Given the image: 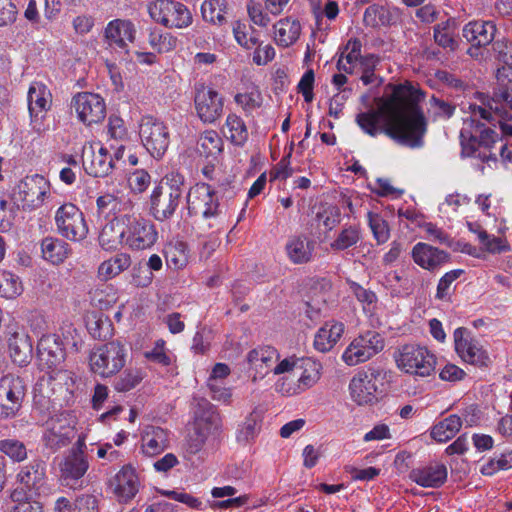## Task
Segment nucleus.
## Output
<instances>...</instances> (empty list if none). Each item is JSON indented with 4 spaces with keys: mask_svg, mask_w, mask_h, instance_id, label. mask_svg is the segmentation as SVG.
<instances>
[{
    "mask_svg": "<svg viewBox=\"0 0 512 512\" xmlns=\"http://www.w3.org/2000/svg\"><path fill=\"white\" fill-rule=\"evenodd\" d=\"M107 136L108 138L104 144L108 145L112 151H114L115 158H123L127 144L129 143V133L123 119L117 116H111L109 118Z\"/></svg>",
    "mask_w": 512,
    "mask_h": 512,
    "instance_id": "7c9ffc66",
    "label": "nucleus"
},
{
    "mask_svg": "<svg viewBox=\"0 0 512 512\" xmlns=\"http://www.w3.org/2000/svg\"><path fill=\"white\" fill-rule=\"evenodd\" d=\"M261 428L260 416L256 412H251L238 425L236 431V440L240 444H248L252 442L258 435Z\"/></svg>",
    "mask_w": 512,
    "mask_h": 512,
    "instance_id": "49530a36",
    "label": "nucleus"
},
{
    "mask_svg": "<svg viewBox=\"0 0 512 512\" xmlns=\"http://www.w3.org/2000/svg\"><path fill=\"white\" fill-rule=\"evenodd\" d=\"M149 43L159 53L172 51L177 46V38L170 33L153 30L149 34Z\"/></svg>",
    "mask_w": 512,
    "mask_h": 512,
    "instance_id": "052dcab7",
    "label": "nucleus"
},
{
    "mask_svg": "<svg viewBox=\"0 0 512 512\" xmlns=\"http://www.w3.org/2000/svg\"><path fill=\"white\" fill-rule=\"evenodd\" d=\"M98 213L104 217L111 215L116 218L125 213H131L134 210V204L129 199H121L113 194H104L96 201Z\"/></svg>",
    "mask_w": 512,
    "mask_h": 512,
    "instance_id": "72a5a7b5",
    "label": "nucleus"
},
{
    "mask_svg": "<svg viewBox=\"0 0 512 512\" xmlns=\"http://www.w3.org/2000/svg\"><path fill=\"white\" fill-rule=\"evenodd\" d=\"M139 485V478L131 466L122 467L110 482L113 493L119 501L123 502L132 499L137 494Z\"/></svg>",
    "mask_w": 512,
    "mask_h": 512,
    "instance_id": "a878e982",
    "label": "nucleus"
},
{
    "mask_svg": "<svg viewBox=\"0 0 512 512\" xmlns=\"http://www.w3.org/2000/svg\"><path fill=\"white\" fill-rule=\"evenodd\" d=\"M105 36L110 44L124 48L135 38V27L129 20L116 19L108 23Z\"/></svg>",
    "mask_w": 512,
    "mask_h": 512,
    "instance_id": "473e14b6",
    "label": "nucleus"
},
{
    "mask_svg": "<svg viewBox=\"0 0 512 512\" xmlns=\"http://www.w3.org/2000/svg\"><path fill=\"white\" fill-rule=\"evenodd\" d=\"M415 264L422 269L435 271L449 261V254L437 247L424 242H418L411 250Z\"/></svg>",
    "mask_w": 512,
    "mask_h": 512,
    "instance_id": "393cba45",
    "label": "nucleus"
},
{
    "mask_svg": "<svg viewBox=\"0 0 512 512\" xmlns=\"http://www.w3.org/2000/svg\"><path fill=\"white\" fill-rule=\"evenodd\" d=\"M222 149L223 142L216 131L209 130L201 134L197 145V151L200 155L206 158H216L220 155Z\"/></svg>",
    "mask_w": 512,
    "mask_h": 512,
    "instance_id": "09e8293b",
    "label": "nucleus"
},
{
    "mask_svg": "<svg viewBox=\"0 0 512 512\" xmlns=\"http://www.w3.org/2000/svg\"><path fill=\"white\" fill-rule=\"evenodd\" d=\"M280 354L272 346H258L250 350L246 357V363L248 370L252 373V381L263 379L269 372L276 362H278Z\"/></svg>",
    "mask_w": 512,
    "mask_h": 512,
    "instance_id": "412c9836",
    "label": "nucleus"
},
{
    "mask_svg": "<svg viewBox=\"0 0 512 512\" xmlns=\"http://www.w3.org/2000/svg\"><path fill=\"white\" fill-rule=\"evenodd\" d=\"M141 142L154 158H161L169 146V131L164 122L152 116H144L139 126Z\"/></svg>",
    "mask_w": 512,
    "mask_h": 512,
    "instance_id": "2eb2a0df",
    "label": "nucleus"
},
{
    "mask_svg": "<svg viewBox=\"0 0 512 512\" xmlns=\"http://www.w3.org/2000/svg\"><path fill=\"white\" fill-rule=\"evenodd\" d=\"M221 428L222 418L216 407L208 401L199 402L194 413V430L198 439L190 447L191 452H197L210 436L219 434Z\"/></svg>",
    "mask_w": 512,
    "mask_h": 512,
    "instance_id": "f3484780",
    "label": "nucleus"
},
{
    "mask_svg": "<svg viewBox=\"0 0 512 512\" xmlns=\"http://www.w3.org/2000/svg\"><path fill=\"white\" fill-rule=\"evenodd\" d=\"M453 337L455 350L463 361L478 367L490 365L491 359L488 352L477 339L471 336L466 328H457Z\"/></svg>",
    "mask_w": 512,
    "mask_h": 512,
    "instance_id": "6ab92c4d",
    "label": "nucleus"
},
{
    "mask_svg": "<svg viewBox=\"0 0 512 512\" xmlns=\"http://www.w3.org/2000/svg\"><path fill=\"white\" fill-rule=\"evenodd\" d=\"M462 32L464 38L473 46L468 49V53L472 57H477V47L487 46L493 41L496 26L492 21L476 20L467 23Z\"/></svg>",
    "mask_w": 512,
    "mask_h": 512,
    "instance_id": "b1692460",
    "label": "nucleus"
},
{
    "mask_svg": "<svg viewBox=\"0 0 512 512\" xmlns=\"http://www.w3.org/2000/svg\"><path fill=\"white\" fill-rule=\"evenodd\" d=\"M150 17L169 29H184L193 22L190 10L173 0H155L147 7Z\"/></svg>",
    "mask_w": 512,
    "mask_h": 512,
    "instance_id": "9b49d317",
    "label": "nucleus"
},
{
    "mask_svg": "<svg viewBox=\"0 0 512 512\" xmlns=\"http://www.w3.org/2000/svg\"><path fill=\"white\" fill-rule=\"evenodd\" d=\"M385 347L384 337L375 331H367L355 337L342 354L343 362L348 366H356L367 362L380 353Z\"/></svg>",
    "mask_w": 512,
    "mask_h": 512,
    "instance_id": "f8f14e48",
    "label": "nucleus"
},
{
    "mask_svg": "<svg viewBox=\"0 0 512 512\" xmlns=\"http://www.w3.org/2000/svg\"><path fill=\"white\" fill-rule=\"evenodd\" d=\"M126 356V349L119 341L99 345L89 355L90 370L103 378L112 377L125 366Z\"/></svg>",
    "mask_w": 512,
    "mask_h": 512,
    "instance_id": "0eeeda50",
    "label": "nucleus"
},
{
    "mask_svg": "<svg viewBox=\"0 0 512 512\" xmlns=\"http://www.w3.org/2000/svg\"><path fill=\"white\" fill-rule=\"evenodd\" d=\"M88 466L84 453L72 450L60 464V480L64 485L74 487V484L84 476Z\"/></svg>",
    "mask_w": 512,
    "mask_h": 512,
    "instance_id": "bb28decb",
    "label": "nucleus"
},
{
    "mask_svg": "<svg viewBox=\"0 0 512 512\" xmlns=\"http://www.w3.org/2000/svg\"><path fill=\"white\" fill-rule=\"evenodd\" d=\"M194 102L197 115L204 123H214L223 113V98L213 89L202 87L197 90Z\"/></svg>",
    "mask_w": 512,
    "mask_h": 512,
    "instance_id": "4be33fe9",
    "label": "nucleus"
},
{
    "mask_svg": "<svg viewBox=\"0 0 512 512\" xmlns=\"http://www.w3.org/2000/svg\"><path fill=\"white\" fill-rule=\"evenodd\" d=\"M123 158H115L114 151L100 142H86L82 148V165L85 171L94 177H105L113 172L116 163Z\"/></svg>",
    "mask_w": 512,
    "mask_h": 512,
    "instance_id": "1a4fd4ad",
    "label": "nucleus"
},
{
    "mask_svg": "<svg viewBox=\"0 0 512 512\" xmlns=\"http://www.w3.org/2000/svg\"><path fill=\"white\" fill-rule=\"evenodd\" d=\"M361 48L362 43L359 39L353 38L350 39L345 47L343 48L340 57L337 62V68L340 71L351 74L353 73L355 67L359 64L361 65V59L364 57L361 56Z\"/></svg>",
    "mask_w": 512,
    "mask_h": 512,
    "instance_id": "79ce46f5",
    "label": "nucleus"
},
{
    "mask_svg": "<svg viewBox=\"0 0 512 512\" xmlns=\"http://www.w3.org/2000/svg\"><path fill=\"white\" fill-rule=\"evenodd\" d=\"M386 373L378 368L358 371L350 380L351 400L358 406H373L385 395Z\"/></svg>",
    "mask_w": 512,
    "mask_h": 512,
    "instance_id": "39448f33",
    "label": "nucleus"
},
{
    "mask_svg": "<svg viewBox=\"0 0 512 512\" xmlns=\"http://www.w3.org/2000/svg\"><path fill=\"white\" fill-rule=\"evenodd\" d=\"M165 260L169 268L179 270L188 263V249L184 242L169 243L165 247Z\"/></svg>",
    "mask_w": 512,
    "mask_h": 512,
    "instance_id": "3c124183",
    "label": "nucleus"
},
{
    "mask_svg": "<svg viewBox=\"0 0 512 512\" xmlns=\"http://www.w3.org/2000/svg\"><path fill=\"white\" fill-rule=\"evenodd\" d=\"M115 221L118 226H122L124 247L130 250L150 249L158 239L154 223L134 210L131 213L117 216Z\"/></svg>",
    "mask_w": 512,
    "mask_h": 512,
    "instance_id": "7ed1b4c3",
    "label": "nucleus"
},
{
    "mask_svg": "<svg viewBox=\"0 0 512 512\" xmlns=\"http://www.w3.org/2000/svg\"><path fill=\"white\" fill-rule=\"evenodd\" d=\"M41 253L44 260L53 265H59L70 256L71 248L61 239L46 237L41 241Z\"/></svg>",
    "mask_w": 512,
    "mask_h": 512,
    "instance_id": "c9c22d12",
    "label": "nucleus"
},
{
    "mask_svg": "<svg viewBox=\"0 0 512 512\" xmlns=\"http://www.w3.org/2000/svg\"><path fill=\"white\" fill-rule=\"evenodd\" d=\"M39 365L49 370L64 364L65 348L60 343L58 334L43 335L37 345Z\"/></svg>",
    "mask_w": 512,
    "mask_h": 512,
    "instance_id": "5701e85b",
    "label": "nucleus"
},
{
    "mask_svg": "<svg viewBox=\"0 0 512 512\" xmlns=\"http://www.w3.org/2000/svg\"><path fill=\"white\" fill-rule=\"evenodd\" d=\"M227 3L225 0H204L201 4V14L206 22L222 25L226 21Z\"/></svg>",
    "mask_w": 512,
    "mask_h": 512,
    "instance_id": "8fccbe9b",
    "label": "nucleus"
},
{
    "mask_svg": "<svg viewBox=\"0 0 512 512\" xmlns=\"http://www.w3.org/2000/svg\"><path fill=\"white\" fill-rule=\"evenodd\" d=\"M169 447L167 430L153 425L145 426L141 432V452L148 457L161 454Z\"/></svg>",
    "mask_w": 512,
    "mask_h": 512,
    "instance_id": "cd10ccee",
    "label": "nucleus"
},
{
    "mask_svg": "<svg viewBox=\"0 0 512 512\" xmlns=\"http://www.w3.org/2000/svg\"><path fill=\"white\" fill-rule=\"evenodd\" d=\"M11 499L15 503L13 512H43L42 504L28 498L22 490L15 489L11 493Z\"/></svg>",
    "mask_w": 512,
    "mask_h": 512,
    "instance_id": "bf43d9fd",
    "label": "nucleus"
},
{
    "mask_svg": "<svg viewBox=\"0 0 512 512\" xmlns=\"http://www.w3.org/2000/svg\"><path fill=\"white\" fill-rule=\"evenodd\" d=\"M8 348L12 361L23 366L29 363L32 356V344L24 332L13 333L8 340Z\"/></svg>",
    "mask_w": 512,
    "mask_h": 512,
    "instance_id": "f704fd0d",
    "label": "nucleus"
},
{
    "mask_svg": "<svg viewBox=\"0 0 512 512\" xmlns=\"http://www.w3.org/2000/svg\"><path fill=\"white\" fill-rule=\"evenodd\" d=\"M55 224L58 233L71 241H81L88 234L83 213L72 203H65L56 210Z\"/></svg>",
    "mask_w": 512,
    "mask_h": 512,
    "instance_id": "dca6fc26",
    "label": "nucleus"
},
{
    "mask_svg": "<svg viewBox=\"0 0 512 512\" xmlns=\"http://www.w3.org/2000/svg\"><path fill=\"white\" fill-rule=\"evenodd\" d=\"M393 357L401 372L414 377H429L435 370L436 357L425 346L415 343L401 345Z\"/></svg>",
    "mask_w": 512,
    "mask_h": 512,
    "instance_id": "423d86ee",
    "label": "nucleus"
},
{
    "mask_svg": "<svg viewBox=\"0 0 512 512\" xmlns=\"http://www.w3.org/2000/svg\"><path fill=\"white\" fill-rule=\"evenodd\" d=\"M422 99L421 91L411 83H390L376 100V109L358 114L357 123L370 136L384 132L400 144L420 147L427 130Z\"/></svg>",
    "mask_w": 512,
    "mask_h": 512,
    "instance_id": "f257e3e1",
    "label": "nucleus"
},
{
    "mask_svg": "<svg viewBox=\"0 0 512 512\" xmlns=\"http://www.w3.org/2000/svg\"><path fill=\"white\" fill-rule=\"evenodd\" d=\"M363 20L371 27L386 25L389 23V13L383 6L372 5L365 10Z\"/></svg>",
    "mask_w": 512,
    "mask_h": 512,
    "instance_id": "680f3d73",
    "label": "nucleus"
},
{
    "mask_svg": "<svg viewBox=\"0 0 512 512\" xmlns=\"http://www.w3.org/2000/svg\"><path fill=\"white\" fill-rule=\"evenodd\" d=\"M184 176L178 172L165 175L151 194V212L156 220L169 219L176 211L183 194Z\"/></svg>",
    "mask_w": 512,
    "mask_h": 512,
    "instance_id": "20e7f679",
    "label": "nucleus"
},
{
    "mask_svg": "<svg viewBox=\"0 0 512 512\" xmlns=\"http://www.w3.org/2000/svg\"><path fill=\"white\" fill-rule=\"evenodd\" d=\"M99 244L106 251L116 250L119 245L124 246L122 226L117 225L115 218L102 228L99 235Z\"/></svg>",
    "mask_w": 512,
    "mask_h": 512,
    "instance_id": "de8ad7c7",
    "label": "nucleus"
},
{
    "mask_svg": "<svg viewBox=\"0 0 512 512\" xmlns=\"http://www.w3.org/2000/svg\"><path fill=\"white\" fill-rule=\"evenodd\" d=\"M187 209L190 215L201 216L205 220H215L221 215L219 197L206 183H197L189 189Z\"/></svg>",
    "mask_w": 512,
    "mask_h": 512,
    "instance_id": "4468645a",
    "label": "nucleus"
},
{
    "mask_svg": "<svg viewBox=\"0 0 512 512\" xmlns=\"http://www.w3.org/2000/svg\"><path fill=\"white\" fill-rule=\"evenodd\" d=\"M301 33V25L297 19L286 17L274 25V39L282 47L295 43Z\"/></svg>",
    "mask_w": 512,
    "mask_h": 512,
    "instance_id": "4c0bfd02",
    "label": "nucleus"
},
{
    "mask_svg": "<svg viewBox=\"0 0 512 512\" xmlns=\"http://www.w3.org/2000/svg\"><path fill=\"white\" fill-rule=\"evenodd\" d=\"M0 451L14 462H22L27 458L25 444L17 439L0 440Z\"/></svg>",
    "mask_w": 512,
    "mask_h": 512,
    "instance_id": "4d7b16f0",
    "label": "nucleus"
},
{
    "mask_svg": "<svg viewBox=\"0 0 512 512\" xmlns=\"http://www.w3.org/2000/svg\"><path fill=\"white\" fill-rule=\"evenodd\" d=\"M77 119L86 126L98 124L106 117V103L103 97L92 92H79L71 100Z\"/></svg>",
    "mask_w": 512,
    "mask_h": 512,
    "instance_id": "a211bd4d",
    "label": "nucleus"
},
{
    "mask_svg": "<svg viewBox=\"0 0 512 512\" xmlns=\"http://www.w3.org/2000/svg\"><path fill=\"white\" fill-rule=\"evenodd\" d=\"M315 245L304 235H294L285 244V253L293 264H306L313 259Z\"/></svg>",
    "mask_w": 512,
    "mask_h": 512,
    "instance_id": "c85d7f7f",
    "label": "nucleus"
},
{
    "mask_svg": "<svg viewBox=\"0 0 512 512\" xmlns=\"http://www.w3.org/2000/svg\"><path fill=\"white\" fill-rule=\"evenodd\" d=\"M28 111L31 129L42 135L50 128L47 112L52 106V93L42 82H32L27 93Z\"/></svg>",
    "mask_w": 512,
    "mask_h": 512,
    "instance_id": "9d476101",
    "label": "nucleus"
},
{
    "mask_svg": "<svg viewBox=\"0 0 512 512\" xmlns=\"http://www.w3.org/2000/svg\"><path fill=\"white\" fill-rule=\"evenodd\" d=\"M74 437V422L68 413L54 415L47 421L43 439L45 445L57 450L68 445Z\"/></svg>",
    "mask_w": 512,
    "mask_h": 512,
    "instance_id": "aec40b11",
    "label": "nucleus"
},
{
    "mask_svg": "<svg viewBox=\"0 0 512 512\" xmlns=\"http://www.w3.org/2000/svg\"><path fill=\"white\" fill-rule=\"evenodd\" d=\"M275 391L283 396H294L304 392L298 380H294L290 375L281 376L276 381Z\"/></svg>",
    "mask_w": 512,
    "mask_h": 512,
    "instance_id": "774afa93",
    "label": "nucleus"
},
{
    "mask_svg": "<svg viewBox=\"0 0 512 512\" xmlns=\"http://www.w3.org/2000/svg\"><path fill=\"white\" fill-rule=\"evenodd\" d=\"M131 265V257L127 253H118L109 259L103 261L98 266L97 277L101 281H108L122 272L126 271Z\"/></svg>",
    "mask_w": 512,
    "mask_h": 512,
    "instance_id": "58836bf2",
    "label": "nucleus"
},
{
    "mask_svg": "<svg viewBox=\"0 0 512 512\" xmlns=\"http://www.w3.org/2000/svg\"><path fill=\"white\" fill-rule=\"evenodd\" d=\"M462 273L463 270L461 269L451 270L445 273L438 282L435 297L439 300L447 299L450 295V287L452 283L458 279Z\"/></svg>",
    "mask_w": 512,
    "mask_h": 512,
    "instance_id": "338daca9",
    "label": "nucleus"
},
{
    "mask_svg": "<svg viewBox=\"0 0 512 512\" xmlns=\"http://www.w3.org/2000/svg\"><path fill=\"white\" fill-rule=\"evenodd\" d=\"M361 239V232L357 226L343 228L330 247L335 251H343L356 245Z\"/></svg>",
    "mask_w": 512,
    "mask_h": 512,
    "instance_id": "6e6d98bb",
    "label": "nucleus"
},
{
    "mask_svg": "<svg viewBox=\"0 0 512 512\" xmlns=\"http://www.w3.org/2000/svg\"><path fill=\"white\" fill-rule=\"evenodd\" d=\"M409 478L422 487L438 488L447 479V469L443 464H431L413 469L409 474Z\"/></svg>",
    "mask_w": 512,
    "mask_h": 512,
    "instance_id": "c756f323",
    "label": "nucleus"
},
{
    "mask_svg": "<svg viewBox=\"0 0 512 512\" xmlns=\"http://www.w3.org/2000/svg\"><path fill=\"white\" fill-rule=\"evenodd\" d=\"M23 292L20 278L10 271L0 269V297L15 299Z\"/></svg>",
    "mask_w": 512,
    "mask_h": 512,
    "instance_id": "603ef678",
    "label": "nucleus"
},
{
    "mask_svg": "<svg viewBox=\"0 0 512 512\" xmlns=\"http://www.w3.org/2000/svg\"><path fill=\"white\" fill-rule=\"evenodd\" d=\"M24 380L14 374H7L0 378V419L15 418L26 397Z\"/></svg>",
    "mask_w": 512,
    "mask_h": 512,
    "instance_id": "ddd939ff",
    "label": "nucleus"
},
{
    "mask_svg": "<svg viewBox=\"0 0 512 512\" xmlns=\"http://www.w3.org/2000/svg\"><path fill=\"white\" fill-rule=\"evenodd\" d=\"M127 181L132 192L143 193L151 183V176L144 169H136L129 174Z\"/></svg>",
    "mask_w": 512,
    "mask_h": 512,
    "instance_id": "69168bd1",
    "label": "nucleus"
},
{
    "mask_svg": "<svg viewBox=\"0 0 512 512\" xmlns=\"http://www.w3.org/2000/svg\"><path fill=\"white\" fill-rule=\"evenodd\" d=\"M50 194L49 181L39 174L25 177L13 189L11 201L16 209L27 211L41 207Z\"/></svg>",
    "mask_w": 512,
    "mask_h": 512,
    "instance_id": "6e6552de",
    "label": "nucleus"
},
{
    "mask_svg": "<svg viewBox=\"0 0 512 512\" xmlns=\"http://www.w3.org/2000/svg\"><path fill=\"white\" fill-rule=\"evenodd\" d=\"M223 133L225 137L236 146H243L249 137L248 129L244 120L234 113L227 116Z\"/></svg>",
    "mask_w": 512,
    "mask_h": 512,
    "instance_id": "37998d69",
    "label": "nucleus"
},
{
    "mask_svg": "<svg viewBox=\"0 0 512 512\" xmlns=\"http://www.w3.org/2000/svg\"><path fill=\"white\" fill-rule=\"evenodd\" d=\"M45 465L40 460H33L21 467L17 481L29 490H38L44 483Z\"/></svg>",
    "mask_w": 512,
    "mask_h": 512,
    "instance_id": "e433bc0d",
    "label": "nucleus"
},
{
    "mask_svg": "<svg viewBox=\"0 0 512 512\" xmlns=\"http://www.w3.org/2000/svg\"><path fill=\"white\" fill-rule=\"evenodd\" d=\"M456 23L454 20H447L434 27L435 42L443 48L454 50L457 47L455 40Z\"/></svg>",
    "mask_w": 512,
    "mask_h": 512,
    "instance_id": "864d4df0",
    "label": "nucleus"
},
{
    "mask_svg": "<svg viewBox=\"0 0 512 512\" xmlns=\"http://www.w3.org/2000/svg\"><path fill=\"white\" fill-rule=\"evenodd\" d=\"M298 369L301 374L297 378L303 391L313 387L321 377L322 365L312 358L300 359Z\"/></svg>",
    "mask_w": 512,
    "mask_h": 512,
    "instance_id": "a18cd8bd",
    "label": "nucleus"
},
{
    "mask_svg": "<svg viewBox=\"0 0 512 512\" xmlns=\"http://www.w3.org/2000/svg\"><path fill=\"white\" fill-rule=\"evenodd\" d=\"M47 375V381L53 393H72L75 384V376L72 371L66 369L65 364L47 370Z\"/></svg>",
    "mask_w": 512,
    "mask_h": 512,
    "instance_id": "a19ab883",
    "label": "nucleus"
},
{
    "mask_svg": "<svg viewBox=\"0 0 512 512\" xmlns=\"http://www.w3.org/2000/svg\"><path fill=\"white\" fill-rule=\"evenodd\" d=\"M348 285L357 300L364 305V309L371 311L375 308L377 296L373 291L365 289L360 284L351 280L348 281Z\"/></svg>",
    "mask_w": 512,
    "mask_h": 512,
    "instance_id": "e2e57ef3",
    "label": "nucleus"
},
{
    "mask_svg": "<svg viewBox=\"0 0 512 512\" xmlns=\"http://www.w3.org/2000/svg\"><path fill=\"white\" fill-rule=\"evenodd\" d=\"M367 217L374 239L378 244L386 243L390 238V229L386 220L373 212H368Z\"/></svg>",
    "mask_w": 512,
    "mask_h": 512,
    "instance_id": "13d9d810",
    "label": "nucleus"
},
{
    "mask_svg": "<svg viewBox=\"0 0 512 512\" xmlns=\"http://www.w3.org/2000/svg\"><path fill=\"white\" fill-rule=\"evenodd\" d=\"M509 68H499L496 73L498 87L493 96L487 99L480 95L481 105L469 104V116L464 119L460 131L462 152L466 156H472L478 146L491 147L498 139L499 134L491 127H485L495 116L502 118L512 117V88L505 84L508 78Z\"/></svg>",
    "mask_w": 512,
    "mask_h": 512,
    "instance_id": "f03ea898",
    "label": "nucleus"
},
{
    "mask_svg": "<svg viewBox=\"0 0 512 512\" xmlns=\"http://www.w3.org/2000/svg\"><path fill=\"white\" fill-rule=\"evenodd\" d=\"M461 417L452 414L435 424L431 429V437L440 443H444L452 439L461 429Z\"/></svg>",
    "mask_w": 512,
    "mask_h": 512,
    "instance_id": "c03bdc74",
    "label": "nucleus"
},
{
    "mask_svg": "<svg viewBox=\"0 0 512 512\" xmlns=\"http://www.w3.org/2000/svg\"><path fill=\"white\" fill-rule=\"evenodd\" d=\"M86 327L95 339H106L112 333V324L102 313H93L87 317Z\"/></svg>",
    "mask_w": 512,
    "mask_h": 512,
    "instance_id": "5fc2aeb1",
    "label": "nucleus"
},
{
    "mask_svg": "<svg viewBox=\"0 0 512 512\" xmlns=\"http://www.w3.org/2000/svg\"><path fill=\"white\" fill-rule=\"evenodd\" d=\"M344 331L343 323L337 321L326 322L315 334V349L322 353L330 351L340 340Z\"/></svg>",
    "mask_w": 512,
    "mask_h": 512,
    "instance_id": "2f4dec72",
    "label": "nucleus"
},
{
    "mask_svg": "<svg viewBox=\"0 0 512 512\" xmlns=\"http://www.w3.org/2000/svg\"><path fill=\"white\" fill-rule=\"evenodd\" d=\"M234 101L246 115H250L262 107L264 98L259 87L254 83H249L244 86L243 90L235 94Z\"/></svg>",
    "mask_w": 512,
    "mask_h": 512,
    "instance_id": "ea45409f",
    "label": "nucleus"
},
{
    "mask_svg": "<svg viewBox=\"0 0 512 512\" xmlns=\"http://www.w3.org/2000/svg\"><path fill=\"white\" fill-rule=\"evenodd\" d=\"M480 234L478 241L484 251L495 254L509 250V246L504 239L490 235L487 232H481Z\"/></svg>",
    "mask_w": 512,
    "mask_h": 512,
    "instance_id": "0e129e2a",
    "label": "nucleus"
}]
</instances>
